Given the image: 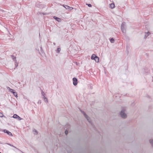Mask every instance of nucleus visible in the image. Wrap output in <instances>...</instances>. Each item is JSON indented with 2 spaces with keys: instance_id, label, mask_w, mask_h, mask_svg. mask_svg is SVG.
Returning <instances> with one entry per match:
<instances>
[{
  "instance_id": "nucleus-9",
  "label": "nucleus",
  "mask_w": 153,
  "mask_h": 153,
  "mask_svg": "<svg viewBox=\"0 0 153 153\" xmlns=\"http://www.w3.org/2000/svg\"><path fill=\"white\" fill-rule=\"evenodd\" d=\"M110 7L111 8L113 9L115 7V6L114 3H111L110 4Z\"/></svg>"
},
{
  "instance_id": "nucleus-14",
  "label": "nucleus",
  "mask_w": 153,
  "mask_h": 153,
  "mask_svg": "<svg viewBox=\"0 0 153 153\" xmlns=\"http://www.w3.org/2000/svg\"><path fill=\"white\" fill-rule=\"evenodd\" d=\"M11 57H12V59H13V61H14L15 62L17 61L16 60V57H15L13 55H11Z\"/></svg>"
},
{
  "instance_id": "nucleus-4",
  "label": "nucleus",
  "mask_w": 153,
  "mask_h": 153,
  "mask_svg": "<svg viewBox=\"0 0 153 153\" xmlns=\"http://www.w3.org/2000/svg\"><path fill=\"white\" fill-rule=\"evenodd\" d=\"M2 131H3L4 133H6L9 136H13V135L12 133L6 129H4L2 130Z\"/></svg>"
},
{
  "instance_id": "nucleus-1",
  "label": "nucleus",
  "mask_w": 153,
  "mask_h": 153,
  "mask_svg": "<svg viewBox=\"0 0 153 153\" xmlns=\"http://www.w3.org/2000/svg\"><path fill=\"white\" fill-rule=\"evenodd\" d=\"M126 23L124 22L121 25V29L122 32L124 33H126Z\"/></svg>"
},
{
  "instance_id": "nucleus-17",
  "label": "nucleus",
  "mask_w": 153,
  "mask_h": 153,
  "mask_svg": "<svg viewBox=\"0 0 153 153\" xmlns=\"http://www.w3.org/2000/svg\"><path fill=\"white\" fill-rule=\"evenodd\" d=\"M13 94L14 95L15 97H18V96H17V92H15L14 91L13 93Z\"/></svg>"
},
{
  "instance_id": "nucleus-26",
  "label": "nucleus",
  "mask_w": 153,
  "mask_h": 153,
  "mask_svg": "<svg viewBox=\"0 0 153 153\" xmlns=\"http://www.w3.org/2000/svg\"><path fill=\"white\" fill-rule=\"evenodd\" d=\"M66 127H68V128H70V126L69 124H67L65 125Z\"/></svg>"
},
{
  "instance_id": "nucleus-2",
  "label": "nucleus",
  "mask_w": 153,
  "mask_h": 153,
  "mask_svg": "<svg viewBox=\"0 0 153 153\" xmlns=\"http://www.w3.org/2000/svg\"><path fill=\"white\" fill-rule=\"evenodd\" d=\"M81 112L83 114L85 117L86 118L88 122L92 125L90 118L86 114V113L82 110H80Z\"/></svg>"
},
{
  "instance_id": "nucleus-32",
  "label": "nucleus",
  "mask_w": 153,
  "mask_h": 153,
  "mask_svg": "<svg viewBox=\"0 0 153 153\" xmlns=\"http://www.w3.org/2000/svg\"><path fill=\"white\" fill-rule=\"evenodd\" d=\"M0 153H1V152H0Z\"/></svg>"
},
{
  "instance_id": "nucleus-19",
  "label": "nucleus",
  "mask_w": 153,
  "mask_h": 153,
  "mask_svg": "<svg viewBox=\"0 0 153 153\" xmlns=\"http://www.w3.org/2000/svg\"><path fill=\"white\" fill-rule=\"evenodd\" d=\"M110 40V42L112 43H114V39L113 38H111Z\"/></svg>"
},
{
  "instance_id": "nucleus-10",
  "label": "nucleus",
  "mask_w": 153,
  "mask_h": 153,
  "mask_svg": "<svg viewBox=\"0 0 153 153\" xmlns=\"http://www.w3.org/2000/svg\"><path fill=\"white\" fill-rule=\"evenodd\" d=\"M97 56L95 54H93L91 56V59H92L94 60Z\"/></svg>"
},
{
  "instance_id": "nucleus-18",
  "label": "nucleus",
  "mask_w": 153,
  "mask_h": 153,
  "mask_svg": "<svg viewBox=\"0 0 153 153\" xmlns=\"http://www.w3.org/2000/svg\"><path fill=\"white\" fill-rule=\"evenodd\" d=\"M150 143L151 144L152 146L153 147V140H149Z\"/></svg>"
},
{
  "instance_id": "nucleus-21",
  "label": "nucleus",
  "mask_w": 153,
  "mask_h": 153,
  "mask_svg": "<svg viewBox=\"0 0 153 153\" xmlns=\"http://www.w3.org/2000/svg\"><path fill=\"white\" fill-rule=\"evenodd\" d=\"M15 62L16 67H17L18 66V63L17 62V61Z\"/></svg>"
},
{
  "instance_id": "nucleus-29",
  "label": "nucleus",
  "mask_w": 153,
  "mask_h": 153,
  "mask_svg": "<svg viewBox=\"0 0 153 153\" xmlns=\"http://www.w3.org/2000/svg\"><path fill=\"white\" fill-rule=\"evenodd\" d=\"M44 100L45 101V100H46V99H44Z\"/></svg>"
},
{
  "instance_id": "nucleus-16",
  "label": "nucleus",
  "mask_w": 153,
  "mask_h": 153,
  "mask_svg": "<svg viewBox=\"0 0 153 153\" xmlns=\"http://www.w3.org/2000/svg\"><path fill=\"white\" fill-rule=\"evenodd\" d=\"M94 60L96 62H99V58L98 56H97Z\"/></svg>"
},
{
  "instance_id": "nucleus-11",
  "label": "nucleus",
  "mask_w": 153,
  "mask_h": 153,
  "mask_svg": "<svg viewBox=\"0 0 153 153\" xmlns=\"http://www.w3.org/2000/svg\"><path fill=\"white\" fill-rule=\"evenodd\" d=\"M150 34L149 32H148L147 33H145V35L144 36V38L146 39L147 37Z\"/></svg>"
},
{
  "instance_id": "nucleus-7",
  "label": "nucleus",
  "mask_w": 153,
  "mask_h": 153,
  "mask_svg": "<svg viewBox=\"0 0 153 153\" xmlns=\"http://www.w3.org/2000/svg\"><path fill=\"white\" fill-rule=\"evenodd\" d=\"M13 117L15 118L18 119L19 120H22V118L16 114H14Z\"/></svg>"
},
{
  "instance_id": "nucleus-25",
  "label": "nucleus",
  "mask_w": 153,
  "mask_h": 153,
  "mask_svg": "<svg viewBox=\"0 0 153 153\" xmlns=\"http://www.w3.org/2000/svg\"><path fill=\"white\" fill-rule=\"evenodd\" d=\"M86 4L89 7H92V5L91 4Z\"/></svg>"
},
{
  "instance_id": "nucleus-27",
  "label": "nucleus",
  "mask_w": 153,
  "mask_h": 153,
  "mask_svg": "<svg viewBox=\"0 0 153 153\" xmlns=\"http://www.w3.org/2000/svg\"><path fill=\"white\" fill-rule=\"evenodd\" d=\"M42 94L43 96L45 95V93L44 92H43V91H42Z\"/></svg>"
},
{
  "instance_id": "nucleus-15",
  "label": "nucleus",
  "mask_w": 153,
  "mask_h": 153,
  "mask_svg": "<svg viewBox=\"0 0 153 153\" xmlns=\"http://www.w3.org/2000/svg\"><path fill=\"white\" fill-rule=\"evenodd\" d=\"M43 96V99L44 100V99H46V100H45V102H48V99L46 97H45V95L44 96Z\"/></svg>"
},
{
  "instance_id": "nucleus-12",
  "label": "nucleus",
  "mask_w": 153,
  "mask_h": 153,
  "mask_svg": "<svg viewBox=\"0 0 153 153\" xmlns=\"http://www.w3.org/2000/svg\"><path fill=\"white\" fill-rule=\"evenodd\" d=\"M7 89L9 90V91L13 93L14 92V90L13 89L10 88L9 87H7Z\"/></svg>"
},
{
  "instance_id": "nucleus-13",
  "label": "nucleus",
  "mask_w": 153,
  "mask_h": 153,
  "mask_svg": "<svg viewBox=\"0 0 153 153\" xmlns=\"http://www.w3.org/2000/svg\"><path fill=\"white\" fill-rule=\"evenodd\" d=\"M7 144L11 146H12V147H13L15 148L16 149H17V150H19V151H20V150L18 149V148H17L15 146H13V145H12L11 144H10V143H6Z\"/></svg>"
},
{
  "instance_id": "nucleus-24",
  "label": "nucleus",
  "mask_w": 153,
  "mask_h": 153,
  "mask_svg": "<svg viewBox=\"0 0 153 153\" xmlns=\"http://www.w3.org/2000/svg\"><path fill=\"white\" fill-rule=\"evenodd\" d=\"M3 116H4L3 114L2 113L0 112V117H3Z\"/></svg>"
},
{
  "instance_id": "nucleus-20",
  "label": "nucleus",
  "mask_w": 153,
  "mask_h": 153,
  "mask_svg": "<svg viewBox=\"0 0 153 153\" xmlns=\"http://www.w3.org/2000/svg\"><path fill=\"white\" fill-rule=\"evenodd\" d=\"M60 51H61V48H58L57 49L56 52L57 53H59L60 52Z\"/></svg>"
},
{
  "instance_id": "nucleus-8",
  "label": "nucleus",
  "mask_w": 153,
  "mask_h": 153,
  "mask_svg": "<svg viewBox=\"0 0 153 153\" xmlns=\"http://www.w3.org/2000/svg\"><path fill=\"white\" fill-rule=\"evenodd\" d=\"M53 18L54 19H55L56 21L59 22H61V19L58 17H57L55 16H54L53 17Z\"/></svg>"
},
{
  "instance_id": "nucleus-22",
  "label": "nucleus",
  "mask_w": 153,
  "mask_h": 153,
  "mask_svg": "<svg viewBox=\"0 0 153 153\" xmlns=\"http://www.w3.org/2000/svg\"><path fill=\"white\" fill-rule=\"evenodd\" d=\"M68 130H67V129L65 131V133L66 135H67L68 134Z\"/></svg>"
},
{
  "instance_id": "nucleus-6",
  "label": "nucleus",
  "mask_w": 153,
  "mask_h": 153,
  "mask_svg": "<svg viewBox=\"0 0 153 153\" xmlns=\"http://www.w3.org/2000/svg\"><path fill=\"white\" fill-rule=\"evenodd\" d=\"M63 6L65 7L66 9H68L70 10H71L73 9V8L72 7H70L66 5L63 4Z\"/></svg>"
},
{
  "instance_id": "nucleus-23",
  "label": "nucleus",
  "mask_w": 153,
  "mask_h": 153,
  "mask_svg": "<svg viewBox=\"0 0 153 153\" xmlns=\"http://www.w3.org/2000/svg\"><path fill=\"white\" fill-rule=\"evenodd\" d=\"M33 131L36 132L35 134L36 135H37L38 134V132L36 129H34Z\"/></svg>"
},
{
  "instance_id": "nucleus-5",
  "label": "nucleus",
  "mask_w": 153,
  "mask_h": 153,
  "mask_svg": "<svg viewBox=\"0 0 153 153\" xmlns=\"http://www.w3.org/2000/svg\"><path fill=\"white\" fill-rule=\"evenodd\" d=\"M73 84L74 86H76L77 84V79L76 78L74 77L73 78Z\"/></svg>"
},
{
  "instance_id": "nucleus-3",
  "label": "nucleus",
  "mask_w": 153,
  "mask_h": 153,
  "mask_svg": "<svg viewBox=\"0 0 153 153\" xmlns=\"http://www.w3.org/2000/svg\"><path fill=\"white\" fill-rule=\"evenodd\" d=\"M125 110L124 109H122L120 113V115L121 117L123 118H126L127 117V115L125 113Z\"/></svg>"
},
{
  "instance_id": "nucleus-30",
  "label": "nucleus",
  "mask_w": 153,
  "mask_h": 153,
  "mask_svg": "<svg viewBox=\"0 0 153 153\" xmlns=\"http://www.w3.org/2000/svg\"><path fill=\"white\" fill-rule=\"evenodd\" d=\"M39 103H41V102L40 101V102H39Z\"/></svg>"
},
{
  "instance_id": "nucleus-28",
  "label": "nucleus",
  "mask_w": 153,
  "mask_h": 153,
  "mask_svg": "<svg viewBox=\"0 0 153 153\" xmlns=\"http://www.w3.org/2000/svg\"><path fill=\"white\" fill-rule=\"evenodd\" d=\"M55 44H55V43H53V45H55Z\"/></svg>"
},
{
  "instance_id": "nucleus-31",
  "label": "nucleus",
  "mask_w": 153,
  "mask_h": 153,
  "mask_svg": "<svg viewBox=\"0 0 153 153\" xmlns=\"http://www.w3.org/2000/svg\"><path fill=\"white\" fill-rule=\"evenodd\" d=\"M39 103H41V102L40 101V102H39Z\"/></svg>"
}]
</instances>
